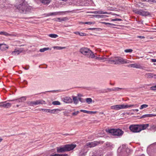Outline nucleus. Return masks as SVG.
<instances>
[{
  "label": "nucleus",
  "mask_w": 156,
  "mask_h": 156,
  "mask_svg": "<svg viewBox=\"0 0 156 156\" xmlns=\"http://www.w3.org/2000/svg\"><path fill=\"white\" fill-rule=\"evenodd\" d=\"M79 113V111L75 112L72 113V115L74 116L76 115Z\"/></svg>",
  "instance_id": "44"
},
{
  "label": "nucleus",
  "mask_w": 156,
  "mask_h": 156,
  "mask_svg": "<svg viewBox=\"0 0 156 156\" xmlns=\"http://www.w3.org/2000/svg\"><path fill=\"white\" fill-rule=\"evenodd\" d=\"M73 101L74 104L76 105L78 103V100L77 99V97H73Z\"/></svg>",
  "instance_id": "24"
},
{
  "label": "nucleus",
  "mask_w": 156,
  "mask_h": 156,
  "mask_svg": "<svg viewBox=\"0 0 156 156\" xmlns=\"http://www.w3.org/2000/svg\"><path fill=\"white\" fill-rule=\"evenodd\" d=\"M136 105H113L111 107V109L118 110L122 109H125L130 107H135Z\"/></svg>",
  "instance_id": "4"
},
{
  "label": "nucleus",
  "mask_w": 156,
  "mask_h": 156,
  "mask_svg": "<svg viewBox=\"0 0 156 156\" xmlns=\"http://www.w3.org/2000/svg\"><path fill=\"white\" fill-rule=\"evenodd\" d=\"M129 129L131 132L134 133H138L140 131L139 125H131L129 126Z\"/></svg>",
  "instance_id": "6"
},
{
  "label": "nucleus",
  "mask_w": 156,
  "mask_h": 156,
  "mask_svg": "<svg viewBox=\"0 0 156 156\" xmlns=\"http://www.w3.org/2000/svg\"><path fill=\"white\" fill-rule=\"evenodd\" d=\"M1 103H3L4 108H9L11 106L12 104L10 103H6V101H4Z\"/></svg>",
  "instance_id": "16"
},
{
  "label": "nucleus",
  "mask_w": 156,
  "mask_h": 156,
  "mask_svg": "<svg viewBox=\"0 0 156 156\" xmlns=\"http://www.w3.org/2000/svg\"><path fill=\"white\" fill-rule=\"evenodd\" d=\"M78 99V100L82 103H84L85 102V100L83 98H79Z\"/></svg>",
  "instance_id": "41"
},
{
  "label": "nucleus",
  "mask_w": 156,
  "mask_h": 156,
  "mask_svg": "<svg viewBox=\"0 0 156 156\" xmlns=\"http://www.w3.org/2000/svg\"><path fill=\"white\" fill-rule=\"evenodd\" d=\"M86 102L88 104H90L91 103L92 101V99L90 98H87L86 99Z\"/></svg>",
  "instance_id": "27"
},
{
  "label": "nucleus",
  "mask_w": 156,
  "mask_h": 156,
  "mask_svg": "<svg viewBox=\"0 0 156 156\" xmlns=\"http://www.w3.org/2000/svg\"><path fill=\"white\" fill-rule=\"evenodd\" d=\"M21 52L19 50L15 51L12 52V55H18Z\"/></svg>",
  "instance_id": "23"
},
{
  "label": "nucleus",
  "mask_w": 156,
  "mask_h": 156,
  "mask_svg": "<svg viewBox=\"0 0 156 156\" xmlns=\"http://www.w3.org/2000/svg\"><path fill=\"white\" fill-rule=\"evenodd\" d=\"M31 105H37L40 104H46L45 101L43 100L39 99L35 101H32L30 102Z\"/></svg>",
  "instance_id": "10"
},
{
  "label": "nucleus",
  "mask_w": 156,
  "mask_h": 156,
  "mask_svg": "<svg viewBox=\"0 0 156 156\" xmlns=\"http://www.w3.org/2000/svg\"><path fill=\"white\" fill-rule=\"evenodd\" d=\"M128 67L131 68H133L136 69H143L144 67L141 66L140 64L134 63L130 64L128 66Z\"/></svg>",
  "instance_id": "11"
},
{
  "label": "nucleus",
  "mask_w": 156,
  "mask_h": 156,
  "mask_svg": "<svg viewBox=\"0 0 156 156\" xmlns=\"http://www.w3.org/2000/svg\"><path fill=\"white\" fill-rule=\"evenodd\" d=\"M150 89L152 90H156V85L150 87Z\"/></svg>",
  "instance_id": "43"
},
{
  "label": "nucleus",
  "mask_w": 156,
  "mask_h": 156,
  "mask_svg": "<svg viewBox=\"0 0 156 156\" xmlns=\"http://www.w3.org/2000/svg\"><path fill=\"white\" fill-rule=\"evenodd\" d=\"M19 105H16V107H19Z\"/></svg>",
  "instance_id": "62"
},
{
  "label": "nucleus",
  "mask_w": 156,
  "mask_h": 156,
  "mask_svg": "<svg viewBox=\"0 0 156 156\" xmlns=\"http://www.w3.org/2000/svg\"><path fill=\"white\" fill-rule=\"evenodd\" d=\"M108 58H105V57H100L99 58V60H103L104 61H107V60L108 59Z\"/></svg>",
  "instance_id": "42"
},
{
  "label": "nucleus",
  "mask_w": 156,
  "mask_h": 156,
  "mask_svg": "<svg viewBox=\"0 0 156 156\" xmlns=\"http://www.w3.org/2000/svg\"><path fill=\"white\" fill-rule=\"evenodd\" d=\"M96 13H98V14H107L108 12H103L102 11H98L96 12Z\"/></svg>",
  "instance_id": "36"
},
{
  "label": "nucleus",
  "mask_w": 156,
  "mask_h": 156,
  "mask_svg": "<svg viewBox=\"0 0 156 156\" xmlns=\"http://www.w3.org/2000/svg\"><path fill=\"white\" fill-rule=\"evenodd\" d=\"M59 12H52L51 13V15H58V14Z\"/></svg>",
  "instance_id": "47"
},
{
  "label": "nucleus",
  "mask_w": 156,
  "mask_h": 156,
  "mask_svg": "<svg viewBox=\"0 0 156 156\" xmlns=\"http://www.w3.org/2000/svg\"><path fill=\"white\" fill-rule=\"evenodd\" d=\"M55 90L48 91H46L45 92H44L43 93L44 94H45V93L46 92H55Z\"/></svg>",
  "instance_id": "52"
},
{
  "label": "nucleus",
  "mask_w": 156,
  "mask_h": 156,
  "mask_svg": "<svg viewBox=\"0 0 156 156\" xmlns=\"http://www.w3.org/2000/svg\"><path fill=\"white\" fill-rule=\"evenodd\" d=\"M104 24H105L106 25H107V26L109 27H112L113 26H115L116 25L113 24V23H106V22H104L103 23Z\"/></svg>",
  "instance_id": "29"
},
{
  "label": "nucleus",
  "mask_w": 156,
  "mask_h": 156,
  "mask_svg": "<svg viewBox=\"0 0 156 156\" xmlns=\"http://www.w3.org/2000/svg\"><path fill=\"white\" fill-rule=\"evenodd\" d=\"M58 20H60V18H57Z\"/></svg>",
  "instance_id": "64"
},
{
  "label": "nucleus",
  "mask_w": 156,
  "mask_h": 156,
  "mask_svg": "<svg viewBox=\"0 0 156 156\" xmlns=\"http://www.w3.org/2000/svg\"><path fill=\"white\" fill-rule=\"evenodd\" d=\"M3 140V139L2 138H0V143Z\"/></svg>",
  "instance_id": "58"
},
{
  "label": "nucleus",
  "mask_w": 156,
  "mask_h": 156,
  "mask_svg": "<svg viewBox=\"0 0 156 156\" xmlns=\"http://www.w3.org/2000/svg\"><path fill=\"white\" fill-rule=\"evenodd\" d=\"M61 110V109L58 108L50 109V110L49 111V113L51 114H57L59 113Z\"/></svg>",
  "instance_id": "14"
},
{
  "label": "nucleus",
  "mask_w": 156,
  "mask_h": 156,
  "mask_svg": "<svg viewBox=\"0 0 156 156\" xmlns=\"http://www.w3.org/2000/svg\"><path fill=\"white\" fill-rule=\"evenodd\" d=\"M151 60L152 62H156V59H151Z\"/></svg>",
  "instance_id": "49"
},
{
  "label": "nucleus",
  "mask_w": 156,
  "mask_h": 156,
  "mask_svg": "<svg viewBox=\"0 0 156 156\" xmlns=\"http://www.w3.org/2000/svg\"><path fill=\"white\" fill-rule=\"evenodd\" d=\"M29 67H27V68H26V67H23V68L24 69H26V70H28V69H29Z\"/></svg>",
  "instance_id": "57"
},
{
  "label": "nucleus",
  "mask_w": 156,
  "mask_h": 156,
  "mask_svg": "<svg viewBox=\"0 0 156 156\" xmlns=\"http://www.w3.org/2000/svg\"><path fill=\"white\" fill-rule=\"evenodd\" d=\"M44 5H48L51 2V0H39Z\"/></svg>",
  "instance_id": "20"
},
{
  "label": "nucleus",
  "mask_w": 156,
  "mask_h": 156,
  "mask_svg": "<svg viewBox=\"0 0 156 156\" xmlns=\"http://www.w3.org/2000/svg\"><path fill=\"white\" fill-rule=\"evenodd\" d=\"M116 90L115 87H114L112 88V91Z\"/></svg>",
  "instance_id": "56"
},
{
  "label": "nucleus",
  "mask_w": 156,
  "mask_h": 156,
  "mask_svg": "<svg viewBox=\"0 0 156 156\" xmlns=\"http://www.w3.org/2000/svg\"><path fill=\"white\" fill-rule=\"evenodd\" d=\"M146 2L151 3H156V0H145Z\"/></svg>",
  "instance_id": "34"
},
{
  "label": "nucleus",
  "mask_w": 156,
  "mask_h": 156,
  "mask_svg": "<svg viewBox=\"0 0 156 156\" xmlns=\"http://www.w3.org/2000/svg\"><path fill=\"white\" fill-rule=\"evenodd\" d=\"M0 35H4L6 36H16L14 34H9L6 32L4 31L0 32Z\"/></svg>",
  "instance_id": "17"
},
{
  "label": "nucleus",
  "mask_w": 156,
  "mask_h": 156,
  "mask_svg": "<svg viewBox=\"0 0 156 156\" xmlns=\"http://www.w3.org/2000/svg\"><path fill=\"white\" fill-rule=\"evenodd\" d=\"M139 125V129L140 130V131L142 130L145 129L149 126V124H142Z\"/></svg>",
  "instance_id": "18"
},
{
  "label": "nucleus",
  "mask_w": 156,
  "mask_h": 156,
  "mask_svg": "<svg viewBox=\"0 0 156 156\" xmlns=\"http://www.w3.org/2000/svg\"><path fill=\"white\" fill-rule=\"evenodd\" d=\"M100 57H97V56H95V55H94V58H95V59H98V60H99V58H100Z\"/></svg>",
  "instance_id": "51"
},
{
  "label": "nucleus",
  "mask_w": 156,
  "mask_h": 156,
  "mask_svg": "<svg viewBox=\"0 0 156 156\" xmlns=\"http://www.w3.org/2000/svg\"><path fill=\"white\" fill-rule=\"evenodd\" d=\"M80 111L82 112H83L85 113H87L88 114H89V113L90 112V111H88L86 110H80Z\"/></svg>",
  "instance_id": "38"
},
{
  "label": "nucleus",
  "mask_w": 156,
  "mask_h": 156,
  "mask_svg": "<svg viewBox=\"0 0 156 156\" xmlns=\"http://www.w3.org/2000/svg\"><path fill=\"white\" fill-rule=\"evenodd\" d=\"M48 36L49 37L53 38H56L58 36L57 35L55 34H49Z\"/></svg>",
  "instance_id": "28"
},
{
  "label": "nucleus",
  "mask_w": 156,
  "mask_h": 156,
  "mask_svg": "<svg viewBox=\"0 0 156 156\" xmlns=\"http://www.w3.org/2000/svg\"><path fill=\"white\" fill-rule=\"evenodd\" d=\"M104 142L102 141H94L91 142H88L86 143V145L88 147H92L96 146L99 144H102Z\"/></svg>",
  "instance_id": "7"
},
{
  "label": "nucleus",
  "mask_w": 156,
  "mask_h": 156,
  "mask_svg": "<svg viewBox=\"0 0 156 156\" xmlns=\"http://www.w3.org/2000/svg\"><path fill=\"white\" fill-rule=\"evenodd\" d=\"M52 104L54 105H61L60 102L58 101L52 102Z\"/></svg>",
  "instance_id": "30"
},
{
  "label": "nucleus",
  "mask_w": 156,
  "mask_h": 156,
  "mask_svg": "<svg viewBox=\"0 0 156 156\" xmlns=\"http://www.w3.org/2000/svg\"><path fill=\"white\" fill-rule=\"evenodd\" d=\"M82 23L83 24H89V25L94 24L95 23V22H83V23Z\"/></svg>",
  "instance_id": "32"
},
{
  "label": "nucleus",
  "mask_w": 156,
  "mask_h": 156,
  "mask_svg": "<svg viewBox=\"0 0 156 156\" xmlns=\"http://www.w3.org/2000/svg\"><path fill=\"white\" fill-rule=\"evenodd\" d=\"M80 52L83 55L90 58H93L94 57V53L87 48H82L80 49Z\"/></svg>",
  "instance_id": "3"
},
{
  "label": "nucleus",
  "mask_w": 156,
  "mask_h": 156,
  "mask_svg": "<svg viewBox=\"0 0 156 156\" xmlns=\"http://www.w3.org/2000/svg\"><path fill=\"white\" fill-rule=\"evenodd\" d=\"M49 156H68V154H55L54 155H51Z\"/></svg>",
  "instance_id": "25"
},
{
  "label": "nucleus",
  "mask_w": 156,
  "mask_h": 156,
  "mask_svg": "<svg viewBox=\"0 0 156 156\" xmlns=\"http://www.w3.org/2000/svg\"><path fill=\"white\" fill-rule=\"evenodd\" d=\"M122 20L121 19H118V18H115L114 19H112V21H122Z\"/></svg>",
  "instance_id": "40"
},
{
  "label": "nucleus",
  "mask_w": 156,
  "mask_h": 156,
  "mask_svg": "<svg viewBox=\"0 0 156 156\" xmlns=\"http://www.w3.org/2000/svg\"><path fill=\"white\" fill-rule=\"evenodd\" d=\"M145 77L147 78H153L154 77V78L156 79V74L151 73H147L145 74Z\"/></svg>",
  "instance_id": "13"
},
{
  "label": "nucleus",
  "mask_w": 156,
  "mask_h": 156,
  "mask_svg": "<svg viewBox=\"0 0 156 156\" xmlns=\"http://www.w3.org/2000/svg\"><path fill=\"white\" fill-rule=\"evenodd\" d=\"M90 112L89 113V114H92V113H96V112H93V111H90Z\"/></svg>",
  "instance_id": "53"
},
{
  "label": "nucleus",
  "mask_w": 156,
  "mask_h": 156,
  "mask_svg": "<svg viewBox=\"0 0 156 156\" xmlns=\"http://www.w3.org/2000/svg\"><path fill=\"white\" fill-rule=\"evenodd\" d=\"M146 117H148V114H146L143 115L141 117H140V118H145Z\"/></svg>",
  "instance_id": "46"
},
{
  "label": "nucleus",
  "mask_w": 156,
  "mask_h": 156,
  "mask_svg": "<svg viewBox=\"0 0 156 156\" xmlns=\"http://www.w3.org/2000/svg\"><path fill=\"white\" fill-rule=\"evenodd\" d=\"M95 29V28H90L88 29L89 30H94Z\"/></svg>",
  "instance_id": "55"
},
{
  "label": "nucleus",
  "mask_w": 156,
  "mask_h": 156,
  "mask_svg": "<svg viewBox=\"0 0 156 156\" xmlns=\"http://www.w3.org/2000/svg\"><path fill=\"white\" fill-rule=\"evenodd\" d=\"M1 104H0V107L4 108L3 103H1Z\"/></svg>",
  "instance_id": "54"
},
{
  "label": "nucleus",
  "mask_w": 156,
  "mask_h": 156,
  "mask_svg": "<svg viewBox=\"0 0 156 156\" xmlns=\"http://www.w3.org/2000/svg\"><path fill=\"white\" fill-rule=\"evenodd\" d=\"M74 33L76 34L79 35L80 36H86V34L83 33L82 32H80L78 31H76V32H74Z\"/></svg>",
  "instance_id": "22"
},
{
  "label": "nucleus",
  "mask_w": 156,
  "mask_h": 156,
  "mask_svg": "<svg viewBox=\"0 0 156 156\" xmlns=\"http://www.w3.org/2000/svg\"><path fill=\"white\" fill-rule=\"evenodd\" d=\"M53 48L54 49H57V50H61L63 49H64L65 48V47H62L60 46H55L53 47Z\"/></svg>",
  "instance_id": "31"
},
{
  "label": "nucleus",
  "mask_w": 156,
  "mask_h": 156,
  "mask_svg": "<svg viewBox=\"0 0 156 156\" xmlns=\"http://www.w3.org/2000/svg\"><path fill=\"white\" fill-rule=\"evenodd\" d=\"M133 12L136 14L143 16H147L150 15V13L147 11H144L141 9H136L133 10Z\"/></svg>",
  "instance_id": "8"
},
{
  "label": "nucleus",
  "mask_w": 156,
  "mask_h": 156,
  "mask_svg": "<svg viewBox=\"0 0 156 156\" xmlns=\"http://www.w3.org/2000/svg\"><path fill=\"white\" fill-rule=\"evenodd\" d=\"M26 99V98L25 97H23L18 99L16 100V101L18 102H22L25 101Z\"/></svg>",
  "instance_id": "21"
},
{
  "label": "nucleus",
  "mask_w": 156,
  "mask_h": 156,
  "mask_svg": "<svg viewBox=\"0 0 156 156\" xmlns=\"http://www.w3.org/2000/svg\"><path fill=\"white\" fill-rule=\"evenodd\" d=\"M49 50H51V49H50L49 48H44L40 49L39 51L41 52H44L46 51Z\"/></svg>",
  "instance_id": "26"
},
{
  "label": "nucleus",
  "mask_w": 156,
  "mask_h": 156,
  "mask_svg": "<svg viewBox=\"0 0 156 156\" xmlns=\"http://www.w3.org/2000/svg\"><path fill=\"white\" fill-rule=\"evenodd\" d=\"M76 144H67L63 147H57V152L58 153H61L67 151H69L73 150L76 147Z\"/></svg>",
  "instance_id": "2"
},
{
  "label": "nucleus",
  "mask_w": 156,
  "mask_h": 156,
  "mask_svg": "<svg viewBox=\"0 0 156 156\" xmlns=\"http://www.w3.org/2000/svg\"><path fill=\"white\" fill-rule=\"evenodd\" d=\"M8 48V46L5 44H0V49L2 51L6 50Z\"/></svg>",
  "instance_id": "15"
},
{
  "label": "nucleus",
  "mask_w": 156,
  "mask_h": 156,
  "mask_svg": "<svg viewBox=\"0 0 156 156\" xmlns=\"http://www.w3.org/2000/svg\"><path fill=\"white\" fill-rule=\"evenodd\" d=\"M106 131L113 136H122L124 133L122 129H108Z\"/></svg>",
  "instance_id": "5"
},
{
  "label": "nucleus",
  "mask_w": 156,
  "mask_h": 156,
  "mask_svg": "<svg viewBox=\"0 0 156 156\" xmlns=\"http://www.w3.org/2000/svg\"><path fill=\"white\" fill-rule=\"evenodd\" d=\"M41 110L47 113H49V111L50 110V109H41Z\"/></svg>",
  "instance_id": "39"
},
{
  "label": "nucleus",
  "mask_w": 156,
  "mask_h": 156,
  "mask_svg": "<svg viewBox=\"0 0 156 156\" xmlns=\"http://www.w3.org/2000/svg\"><path fill=\"white\" fill-rule=\"evenodd\" d=\"M112 91V88H108L104 90L102 92V93H107L108 91Z\"/></svg>",
  "instance_id": "33"
},
{
  "label": "nucleus",
  "mask_w": 156,
  "mask_h": 156,
  "mask_svg": "<svg viewBox=\"0 0 156 156\" xmlns=\"http://www.w3.org/2000/svg\"><path fill=\"white\" fill-rule=\"evenodd\" d=\"M137 37L139 38L140 39H144L145 38V37L143 36H138Z\"/></svg>",
  "instance_id": "48"
},
{
  "label": "nucleus",
  "mask_w": 156,
  "mask_h": 156,
  "mask_svg": "<svg viewBox=\"0 0 156 156\" xmlns=\"http://www.w3.org/2000/svg\"><path fill=\"white\" fill-rule=\"evenodd\" d=\"M134 110L135 111H136V112H138L139 111V110L138 109H135Z\"/></svg>",
  "instance_id": "60"
},
{
  "label": "nucleus",
  "mask_w": 156,
  "mask_h": 156,
  "mask_svg": "<svg viewBox=\"0 0 156 156\" xmlns=\"http://www.w3.org/2000/svg\"><path fill=\"white\" fill-rule=\"evenodd\" d=\"M133 51L132 49H126L124 50V51L126 53H131Z\"/></svg>",
  "instance_id": "37"
},
{
  "label": "nucleus",
  "mask_w": 156,
  "mask_h": 156,
  "mask_svg": "<svg viewBox=\"0 0 156 156\" xmlns=\"http://www.w3.org/2000/svg\"><path fill=\"white\" fill-rule=\"evenodd\" d=\"M14 100H9L8 101H14Z\"/></svg>",
  "instance_id": "63"
},
{
  "label": "nucleus",
  "mask_w": 156,
  "mask_h": 156,
  "mask_svg": "<svg viewBox=\"0 0 156 156\" xmlns=\"http://www.w3.org/2000/svg\"><path fill=\"white\" fill-rule=\"evenodd\" d=\"M155 127V126H153L152 127V128H154Z\"/></svg>",
  "instance_id": "61"
},
{
  "label": "nucleus",
  "mask_w": 156,
  "mask_h": 156,
  "mask_svg": "<svg viewBox=\"0 0 156 156\" xmlns=\"http://www.w3.org/2000/svg\"><path fill=\"white\" fill-rule=\"evenodd\" d=\"M64 101L66 103H70L72 102V100L69 97H66L64 98Z\"/></svg>",
  "instance_id": "19"
},
{
  "label": "nucleus",
  "mask_w": 156,
  "mask_h": 156,
  "mask_svg": "<svg viewBox=\"0 0 156 156\" xmlns=\"http://www.w3.org/2000/svg\"><path fill=\"white\" fill-rule=\"evenodd\" d=\"M148 117H151L153 116H156V114H148Z\"/></svg>",
  "instance_id": "45"
},
{
  "label": "nucleus",
  "mask_w": 156,
  "mask_h": 156,
  "mask_svg": "<svg viewBox=\"0 0 156 156\" xmlns=\"http://www.w3.org/2000/svg\"><path fill=\"white\" fill-rule=\"evenodd\" d=\"M116 90L119 91V90H122V89L121 88H118V87H115Z\"/></svg>",
  "instance_id": "50"
},
{
  "label": "nucleus",
  "mask_w": 156,
  "mask_h": 156,
  "mask_svg": "<svg viewBox=\"0 0 156 156\" xmlns=\"http://www.w3.org/2000/svg\"><path fill=\"white\" fill-rule=\"evenodd\" d=\"M148 106V105L146 104H143L142 105L140 108V109H142L144 108H145Z\"/></svg>",
  "instance_id": "35"
},
{
  "label": "nucleus",
  "mask_w": 156,
  "mask_h": 156,
  "mask_svg": "<svg viewBox=\"0 0 156 156\" xmlns=\"http://www.w3.org/2000/svg\"><path fill=\"white\" fill-rule=\"evenodd\" d=\"M107 60L108 61V63L115 65L117 64V63H116L115 57H112L108 58Z\"/></svg>",
  "instance_id": "12"
},
{
  "label": "nucleus",
  "mask_w": 156,
  "mask_h": 156,
  "mask_svg": "<svg viewBox=\"0 0 156 156\" xmlns=\"http://www.w3.org/2000/svg\"><path fill=\"white\" fill-rule=\"evenodd\" d=\"M17 1L20 3L16 5L15 7L20 12L26 13L31 10L32 7L29 6L24 0H17Z\"/></svg>",
  "instance_id": "1"
},
{
  "label": "nucleus",
  "mask_w": 156,
  "mask_h": 156,
  "mask_svg": "<svg viewBox=\"0 0 156 156\" xmlns=\"http://www.w3.org/2000/svg\"><path fill=\"white\" fill-rule=\"evenodd\" d=\"M146 70L148 72H151L152 71H151L150 70H148V69H146Z\"/></svg>",
  "instance_id": "59"
},
{
  "label": "nucleus",
  "mask_w": 156,
  "mask_h": 156,
  "mask_svg": "<svg viewBox=\"0 0 156 156\" xmlns=\"http://www.w3.org/2000/svg\"><path fill=\"white\" fill-rule=\"evenodd\" d=\"M116 60L117 62L116 63H117V64L120 63L121 64H127L131 62L129 61L122 58H116Z\"/></svg>",
  "instance_id": "9"
}]
</instances>
